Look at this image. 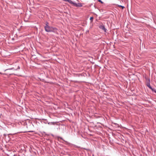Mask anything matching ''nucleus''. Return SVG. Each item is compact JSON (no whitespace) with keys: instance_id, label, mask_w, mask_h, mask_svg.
<instances>
[{"instance_id":"f257e3e1","label":"nucleus","mask_w":156,"mask_h":156,"mask_svg":"<svg viewBox=\"0 0 156 156\" xmlns=\"http://www.w3.org/2000/svg\"><path fill=\"white\" fill-rule=\"evenodd\" d=\"M48 23H46V26L44 27L45 31L47 32H54V30H57V29L55 27H50L48 25Z\"/></svg>"},{"instance_id":"f03ea898","label":"nucleus","mask_w":156,"mask_h":156,"mask_svg":"<svg viewBox=\"0 0 156 156\" xmlns=\"http://www.w3.org/2000/svg\"><path fill=\"white\" fill-rule=\"evenodd\" d=\"M145 79L146 80V84L147 86L153 91L156 92V91L154 90V89L150 85V79L146 77H145Z\"/></svg>"},{"instance_id":"7ed1b4c3","label":"nucleus","mask_w":156,"mask_h":156,"mask_svg":"<svg viewBox=\"0 0 156 156\" xmlns=\"http://www.w3.org/2000/svg\"><path fill=\"white\" fill-rule=\"evenodd\" d=\"M70 3L72 4H73L74 6H76V7H81L83 6L82 4L81 3H76L73 2L71 0Z\"/></svg>"},{"instance_id":"20e7f679","label":"nucleus","mask_w":156,"mask_h":156,"mask_svg":"<svg viewBox=\"0 0 156 156\" xmlns=\"http://www.w3.org/2000/svg\"><path fill=\"white\" fill-rule=\"evenodd\" d=\"M99 28L100 29H102V30H104L105 32L106 31V30L105 28V26L104 25H101L99 27Z\"/></svg>"},{"instance_id":"39448f33","label":"nucleus","mask_w":156,"mask_h":156,"mask_svg":"<svg viewBox=\"0 0 156 156\" xmlns=\"http://www.w3.org/2000/svg\"><path fill=\"white\" fill-rule=\"evenodd\" d=\"M117 6L119 7H121L122 9H123L124 8H125V7L124 6H122L121 5H117Z\"/></svg>"},{"instance_id":"423d86ee","label":"nucleus","mask_w":156,"mask_h":156,"mask_svg":"<svg viewBox=\"0 0 156 156\" xmlns=\"http://www.w3.org/2000/svg\"><path fill=\"white\" fill-rule=\"evenodd\" d=\"M63 1L65 2H69V3H70L71 0H62Z\"/></svg>"},{"instance_id":"0eeeda50","label":"nucleus","mask_w":156,"mask_h":156,"mask_svg":"<svg viewBox=\"0 0 156 156\" xmlns=\"http://www.w3.org/2000/svg\"><path fill=\"white\" fill-rule=\"evenodd\" d=\"M93 19L94 18L93 17H91L90 18V20L91 22L93 21Z\"/></svg>"},{"instance_id":"6e6552de","label":"nucleus","mask_w":156,"mask_h":156,"mask_svg":"<svg viewBox=\"0 0 156 156\" xmlns=\"http://www.w3.org/2000/svg\"><path fill=\"white\" fill-rule=\"evenodd\" d=\"M98 1L101 3H103V2L101 0H98Z\"/></svg>"},{"instance_id":"1a4fd4ad","label":"nucleus","mask_w":156,"mask_h":156,"mask_svg":"<svg viewBox=\"0 0 156 156\" xmlns=\"http://www.w3.org/2000/svg\"><path fill=\"white\" fill-rule=\"evenodd\" d=\"M13 69V68H11V69ZM9 70V69H7V70Z\"/></svg>"},{"instance_id":"9d476101","label":"nucleus","mask_w":156,"mask_h":156,"mask_svg":"<svg viewBox=\"0 0 156 156\" xmlns=\"http://www.w3.org/2000/svg\"><path fill=\"white\" fill-rule=\"evenodd\" d=\"M60 139L63 140H64L63 139V138L62 137L60 138Z\"/></svg>"},{"instance_id":"9b49d317","label":"nucleus","mask_w":156,"mask_h":156,"mask_svg":"<svg viewBox=\"0 0 156 156\" xmlns=\"http://www.w3.org/2000/svg\"><path fill=\"white\" fill-rule=\"evenodd\" d=\"M44 122L43 121H41V122L42 123V122Z\"/></svg>"},{"instance_id":"f8f14e48","label":"nucleus","mask_w":156,"mask_h":156,"mask_svg":"<svg viewBox=\"0 0 156 156\" xmlns=\"http://www.w3.org/2000/svg\"><path fill=\"white\" fill-rule=\"evenodd\" d=\"M52 124H55V123H54V122H52Z\"/></svg>"}]
</instances>
